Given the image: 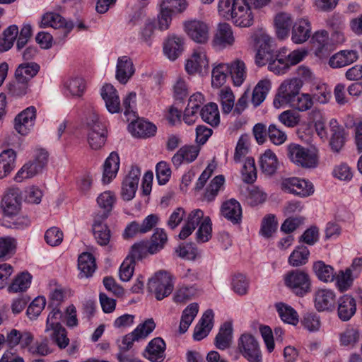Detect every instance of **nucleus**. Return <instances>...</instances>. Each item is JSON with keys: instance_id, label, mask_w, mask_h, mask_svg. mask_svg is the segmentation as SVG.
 <instances>
[{"instance_id": "32", "label": "nucleus", "mask_w": 362, "mask_h": 362, "mask_svg": "<svg viewBox=\"0 0 362 362\" xmlns=\"http://www.w3.org/2000/svg\"><path fill=\"white\" fill-rule=\"evenodd\" d=\"M128 128L132 135L144 138L153 136L156 132V127L145 120H132Z\"/></svg>"}, {"instance_id": "40", "label": "nucleus", "mask_w": 362, "mask_h": 362, "mask_svg": "<svg viewBox=\"0 0 362 362\" xmlns=\"http://www.w3.org/2000/svg\"><path fill=\"white\" fill-rule=\"evenodd\" d=\"M283 322L295 327H301L308 332L318 331L320 327L319 318H281Z\"/></svg>"}, {"instance_id": "20", "label": "nucleus", "mask_w": 362, "mask_h": 362, "mask_svg": "<svg viewBox=\"0 0 362 362\" xmlns=\"http://www.w3.org/2000/svg\"><path fill=\"white\" fill-rule=\"evenodd\" d=\"M209 68V61L206 51L202 47L195 49L191 57L187 61L185 70L189 74L197 72L202 73L203 70Z\"/></svg>"}, {"instance_id": "7", "label": "nucleus", "mask_w": 362, "mask_h": 362, "mask_svg": "<svg viewBox=\"0 0 362 362\" xmlns=\"http://www.w3.org/2000/svg\"><path fill=\"white\" fill-rule=\"evenodd\" d=\"M301 88L302 81L298 78L285 80L280 85L278 93L274 99V107L280 108L289 105L300 94Z\"/></svg>"}, {"instance_id": "25", "label": "nucleus", "mask_w": 362, "mask_h": 362, "mask_svg": "<svg viewBox=\"0 0 362 362\" xmlns=\"http://www.w3.org/2000/svg\"><path fill=\"white\" fill-rule=\"evenodd\" d=\"M233 322L232 321H226L222 324L219 328L214 340L215 346L220 350L228 349L233 341Z\"/></svg>"}, {"instance_id": "41", "label": "nucleus", "mask_w": 362, "mask_h": 362, "mask_svg": "<svg viewBox=\"0 0 362 362\" xmlns=\"http://www.w3.org/2000/svg\"><path fill=\"white\" fill-rule=\"evenodd\" d=\"M291 25V16L286 13L277 14L274 19L276 35L279 39H284L288 35Z\"/></svg>"}, {"instance_id": "62", "label": "nucleus", "mask_w": 362, "mask_h": 362, "mask_svg": "<svg viewBox=\"0 0 362 362\" xmlns=\"http://www.w3.org/2000/svg\"><path fill=\"white\" fill-rule=\"evenodd\" d=\"M276 228L277 222L275 221V216L269 214L263 218L259 233L265 238H269L275 232Z\"/></svg>"}, {"instance_id": "36", "label": "nucleus", "mask_w": 362, "mask_h": 362, "mask_svg": "<svg viewBox=\"0 0 362 362\" xmlns=\"http://www.w3.org/2000/svg\"><path fill=\"white\" fill-rule=\"evenodd\" d=\"M200 116L204 122L211 127H216L220 123L219 110L215 103L205 105L200 110Z\"/></svg>"}, {"instance_id": "22", "label": "nucleus", "mask_w": 362, "mask_h": 362, "mask_svg": "<svg viewBox=\"0 0 362 362\" xmlns=\"http://www.w3.org/2000/svg\"><path fill=\"white\" fill-rule=\"evenodd\" d=\"M336 296L334 292L328 288H320L314 295L315 307L318 311L328 310L334 308Z\"/></svg>"}, {"instance_id": "52", "label": "nucleus", "mask_w": 362, "mask_h": 362, "mask_svg": "<svg viewBox=\"0 0 362 362\" xmlns=\"http://www.w3.org/2000/svg\"><path fill=\"white\" fill-rule=\"evenodd\" d=\"M360 333L356 328L348 327L339 334L340 345L352 348L359 341Z\"/></svg>"}, {"instance_id": "56", "label": "nucleus", "mask_w": 362, "mask_h": 362, "mask_svg": "<svg viewBox=\"0 0 362 362\" xmlns=\"http://www.w3.org/2000/svg\"><path fill=\"white\" fill-rule=\"evenodd\" d=\"M288 105L298 111L304 112L313 107V99L308 93H300Z\"/></svg>"}, {"instance_id": "60", "label": "nucleus", "mask_w": 362, "mask_h": 362, "mask_svg": "<svg viewBox=\"0 0 362 362\" xmlns=\"http://www.w3.org/2000/svg\"><path fill=\"white\" fill-rule=\"evenodd\" d=\"M136 94L134 92L129 93L123 100L124 114L127 121L134 120L136 117L134 111L136 106Z\"/></svg>"}, {"instance_id": "33", "label": "nucleus", "mask_w": 362, "mask_h": 362, "mask_svg": "<svg viewBox=\"0 0 362 362\" xmlns=\"http://www.w3.org/2000/svg\"><path fill=\"white\" fill-rule=\"evenodd\" d=\"M16 158L13 149H6L0 153V179L6 177L14 169Z\"/></svg>"}, {"instance_id": "4", "label": "nucleus", "mask_w": 362, "mask_h": 362, "mask_svg": "<svg viewBox=\"0 0 362 362\" xmlns=\"http://www.w3.org/2000/svg\"><path fill=\"white\" fill-rule=\"evenodd\" d=\"M88 142L92 149H99L105 143L107 131L105 124L95 112H91L86 117Z\"/></svg>"}, {"instance_id": "61", "label": "nucleus", "mask_w": 362, "mask_h": 362, "mask_svg": "<svg viewBox=\"0 0 362 362\" xmlns=\"http://www.w3.org/2000/svg\"><path fill=\"white\" fill-rule=\"evenodd\" d=\"M211 221L209 216H205L196 233L197 240L199 243L207 242L211 237Z\"/></svg>"}, {"instance_id": "49", "label": "nucleus", "mask_w": 362, "mask_h": 362, "mask_svg": "<svg viewBox=\"0 0 362 362\" xmlns=\"http://www.w3.org/2000/svg\"><path fill=\"white\" fill-rule=\"evenodd\" d=\"M214 325V318H200L194 328V339L200 341L205 338L212 329Z\"/></svg>"}, {"instance_id": "24", "label": "nucleus", "mask_w": 362, "mask_h": 362, "mask_svg": "<svg viewBox=\"0 0 362 362\" xmlns=\"http://www.w3.org/2000/svg\"><path fill=\"white\" fill-rule=\"evenodd\" d=\"M311 35V25L306 18H299L292 28L291 40L296 44H302L307 41Z\"/></svg>"}, {"instance_id": "43", "label": "nucleus", "mask_w": 362, "mask_h": 362, "mask_svg": "<svg viewBox=\"0 0 362 362\" xmlns=\"http://www.w3.org/2000/svg\"><path fill=\"white\" fill-rule=\"evenodd\" d=\"M168 241V235L163 228H157L153 233L151 243L148 246V252L150 254H155L162 250Z\"/></svg>"}, {"instance_id": "55", "label": "nucleus", "mask_w": 362, "mask_h": 362, "mask_svg": "<svg viewBox=\"0 0 362 362\" xmlns=\"http://www.w3.org/2000/svg\"><path fill=\"white\" fill-rule=\"evenodd\" d=\"M225 179L223 175L216 176L210 182L204 195V199L208 202L214 201L218 195L221 187L224 183Z\"/></svg>"}, {"instance_id": "38", "label": "nucleus", "mask_w": 362, "mask_h": 362, "mask_svg": "<svg viewBox=\"0 0 362 362\" xmlns=\"http://www.w3.org/2000/svg\"><path fill=\"white\" fill-rule=\"evenodd\" d=\"M313 270L319 280L323 282H332L335 278L334 269L323 261H317L313 265Z\"/></svg>"}, {"instance_id": "63", "label": "nucleus", "mask_w": 362, "mask_h": 362, "mask_svg": "<svg viewBox=\"0 0 362 362\" xmlns=\"http://www.w3.org/2000/svg\"><path fill=\"white\" fill-rule=\"evenodd\" d=\"M63 233L57 227H51L45 233L46 243L52 247L60 245L63 240Z\"/></svg>"}, {"instance_id": "39", "label": "nucleus", "mask_w": 362, "mask_h": 362, "mask_svg": "<svg viewBox=\"0 0 362 362\" xmlns=\"http://www.w3.org/2000/svg\"><path fill=\"white\" fill-rule=\"evenodd\" d=\"M233 84L240 86L244 82L247 72L245 63L240 59H236L229 65V71Z\"/></svg>"}, {"instance_id": "48", "label": "nucleus", "mask_w": 362, "mask_h": 362, "mask_svg": "<svg viewBox=\"0 0 362 362\" xmlns=\"http://www.w3.org/2000/svg\"><path fill=\"white\" fill-rule=\"evenodd\" d=\"M115 196L111 191H105L101 193L97 198V203L103 211H98L96 214H103L107 213V218L112 211L115 202Z\"/></svg>"}, {"instance_id": "23", "label": "nucleus", "mask_w": 362, "mask_h": 362, "mask_svg": "<svg viewBox=\"0 0 362 362\" xmlns=\"http://www.w3.org/2000/svg\"><path fill=\"white\" fill-rule=\"evenodd\" d=\"M101 96L105 100L107 110L112 114L121 110L120 100L117 90L111 84H105L101 89Z\"/></svg>"}, {"instance_id": "45", "label": "nucleus", "mask_w": 362, "mask_h": 362, "mask_svg": "<svg viewBox=\"0 0 362 362\" xmlns=\"http://www.w3.org/2000/svg\"><path fill=\"white\" fill-rule=\"evenodd\" d=\"M310 251L306 246L300 245L292 252L288 257V263L293 267H299L307 263Z\"/></svg>"}, {"instance_id": "31", "label": "nucleus", "mask_w": 362, "mask_h": 362, "mask_svg": "<svg viewBox=\"0 0 362 362\" xmlns=\"http://www.w3.org/2000/svg\"><path fill=\"white\" fill-rule=\"evenodd\" d=\"M199 148L197 146H185L180 148L173 156L172 162L175 167H179L183 162L192 163L198 156Z\"/></svg>"}, {"instance_id": "34", "label": "nucleus", "mask_w": 362, "mask_h": 362, "mask_svg": "<svg viewBox=\"0 0 362 362\" xmlns=\"http://www.w3.org/2000/svg\"><path fill=\"white\" fill-rule=\"evenodd\" d=\"M279 160L276 154L267 149L259 158V165L262 172L267 175H273L279 167Z\"/></svg>"}, {"instance_id": "53", "label": "nucleus", "mask_w": 362, "mask_h": 362, "mask_svg": "<svg viewBox=\"0 0 362 362\" xmlns=\"http://www.w3.org/2000/svg\"><path fill=\"white\" fill-rule=\"evenodd\" d=\"M231 286L233 291L240 296L247 293L250 280L243 274H235L232 278Z\"/></svg>"}, {"instance_id": "18", "label": "nucleus", "mask_w": 362, "mask_h": 362, "mask_svg": "<svg viewBox=\"0 0 362 362\" xmlns=\"http://www.w3.org/2000/svg\"><path fill=\"white\" fill-rule=\"evenodd\" d=\"M40 26L42 28L51 27L54 29H61L64 37H66L72 30L73 24L66 21L59 13L48 12L42 17Z\"/></svg>"}, {"instance_id": "44", "label": "nucleus", "mask_w": 362, "mask_h": 362, "mask_svg": "<svg viewBox=\"0 0 362 362\" xmlns=\"http://www.w3.org/2000/svg\"><path fill=\"white\" fill-rule=\"evenodd\" d=\"M32 276L28 272H22L18 274L8 288L9 293L23 292L26 291L31 284Z\"/></svg>"}, {"instance_id": "59", "label": "nucleus", "mask_w": 362, "mask_h": 362, "mask_svg": "<svg viewBox=\"0 0 362 362\" xmlns=\"http://www.w3.org/2000/svg\"><path fill=\"white\" fill-rule=\"evenodd\" d=\"M156 29L155 22L152 19H147L143 26L141 27L139 33V39L150 46Z\"/></svg>"}, {"instance_id": "35", "label": "nucleus", "mask_w": 362, "mask_h": 362, "mask_svg": "<svg viewBox=\"0 0 362 362\" xmlns=\"http://www.w3.org/2000/svg\"><path fill=\"white\" fill-rule=\"evenodd\" d=\"M78 268L81 277H89L92 276L96 269L95 259L89 252L82 253L78 259Z\"/></svg>"}, {"instance_id": "5", "label": "nucleus", "mask_w": 362, "mask_h": 362, "mask_svg": "<svg viewBox=\"0 0 362 362\" xmlns=\"http://www.w3.org/2000/svg\"><path fill=\"white\" fill-rule=\"evenodd\" d=\"M287 156L292 163L302 168H314L318 164L315 149L305 148L297 144L287 146Z\"/></svg>"}, {"instance_id": "6", "label": "nucleus", "mask_w": 362, "mask_h": 362, "mask_svg": "<svg viewBox=\"0 0 362 362\" xmlns=\"http://www.w3.org/2000/svg\"><path fill=\"white\" fill-rule=\"evenodd\" d=\"M284 284L295 295L303 297L311 291L309 274L300 269H295L284 276Z\"/></svg>"}, {"instance_id": "14", "label": "nucleus", "mask_w": 362, "mask_h": 362, "mask_svg": "<svg viewBox=\"0 0 362 362\" xmlns=\"http://www.w3.org/2000/svg\"><path fill=\"white\" fill-rule=\"evenodd\" d=\"M36 119V108L30 106L18 114L14 119V128L21 135H27L33 129Z\"/></svg>"}, {"instance_id": "8", "label": "nucleus", "mask_w": 362, "mask_h": 362, "mask_svg": "<svg viewBox=\"0 0 362 362\" xmlns=\"http://www.w3.org/2000/svg\"><path fill=\"white\" fill-rule=\"evenodd\" d=\"M242 356L249 362H262L259 345L255 337L249 333L240 335L238 342Z\"/></svg>"}, {"instance_id": "21", "label": "nucleus", "mask_w": 362, "mask_h": 362, "mask_svg": "<svg viewBox=\"0 0 362 362\" xmlns=\"http://www.w3.org/2000/svg\"><path fill=\"white\" fill-rule=\"evenodd\" d=\"M165 346L162 338L156 337L148 344L144 356L151 362H162L165 357Z\"/></svg>"}, {"instance_id": "42", "label": "nucleus", "mask_w": 362, "mask_h": 362, "mask_svg": "<svg viewBox=\"0 0 362 362\" xmlns=\"http://www.w3.org/2000/svg\"><path fill=\"white\" fill-rule=\"evenodd\" d=\"M356 311L355 299L349 295L341 296L338 300V316L353 317Z\"/></svg>"}, {"instance_id": "64", "label": "nucleus", "mask_w": 362, "mask_h": 362, "mask_svg": "<svg viewBox=\"0 0 362 362\" xmlns=\"http://www.w3.org/2000/svg\"><path fill=\"white\" fill-rule=\"evenodd\" d=\"M267 134L270 141L275 145H281L287 139L286 133L274 124L269 126Z\"/></svg>"}, {"instance_id": "15", "label": "nucleus", "mask_w": 362, "mask_h": 362, "mask_svg": "<svg viewBox=\"0 0 362 362\" xmlns=\"http://www.w3.org/2000/svg\"><path fill=\"white\" fill-rule=\"evenodd\" d=\"M140 176V168L136 165H132L122 184L121 196L124 200L130 201L135 197Z\"/></svg>"}, {"instance_id": "46", "label": "nucleus", "mask_w": 362, "mask_h": 362, "mask_svg": "<svg viewBox=\"0 0 362 362\" xmlns=\"http://www.w3.org/2000/svg\"><path fill=\"white\" fill-rule=\"evenodd\" d=\"M187 6L185 0H160L159 8L166 11L172 16L183 12Z\"/></svg>"}, {"instance_id": "3", "label": "nucleus", "mask_w": 362, "mask_h": 362, "mask_svg": "<svg viewBox=\"0 0 362 362\" xmlns=\"http://www.w3.org/2000/svg\"><path fill=\"white\" fill-rule=\"evenodd\" d=\"M174 288L173 276L168 272L160 270L148 279L147 291L158 300L168 296Z\"/></svg>"}, {"instance_id": "37", "label": "nucleus", "mask_w": 362, "mask_h": 362, "mask_svg": "<svg viewBox=\"0 0 362 362\" xmlns=\"http://www.w3.org/2000/svg\"><path fill=\"white\" fill-rule=\"evenodd\" d=\"M271 81L264 78L260 80L254 88L251 102L255 107L259 106L266 98L271 89Z\"/></svg>"}, {"instance_id": "28", "label": "nucleus", "mask_w": 362, "mask_h": 362, "mask_svg": "<svg viewBox=\"0 0 362 362\" xmlns=\"http://www.w3.org/2000/svg\"><path fill=\"white\" fill-rule=\"evenodd\" d=\"M184 49V38L180 36H170L164 43L163 52L171 61L175 60Z\"/></svg>"}, {"instance_id": "16", "label": "nucleus", "mask_w": 362, "mask_h": 362, "mask_svg": "<svg viewBox=\"0 0 362 362\" xmlns=\"http://www.w3.org/2000/svg\"><path fill=\"white\" fill-rule=\"evenodd\" d=\"M107 219V213L95 214L93 217L92 230L96 243L101 246H106L110 241L111 231L105 221Z\"/></svg>"}, {"instance_id": "58", "label": "nucleus", "mask_w": 362, "mask_h": 362, "mask_svg": "<svg viewBox=\"0 0 362 362\" xmlns=\"http://www.w3.org/2000/svg\"><path fill=\"white\" fill-rule=\"evenodd\" d=\"M336 285L341 292L347 291L353 284V278L350 269L345 271L340 270L337 274H335Z\"/></svg>"}, {"instance_id": "9", "label": "nucleus", "mask_w": 362, "mask_h": 362, "mask_svg": "<svg viewBox=\"0 0 362 362\" xmlns=\"http://www.w3.org/2000/svg\"><path fill=\"white\" fill-rule=\"evenodd\" d=\"M184 29L189 37L197 43L204 44L209 39L210 26L204 21H187L184 23Z\"/></svg>"}, {"instance_id": "47", "label": "nucleus", "mask_w": 362, "mask_h": 362, "mask_svg": "<svg viewBox=\"0 0 362 362\" xmlns=\"http://www.w3.org/2000/svg\"><path fill=\"white\" fill-rule=\"evenodd\" d=\"M219 98L223 114H228L234 110L235 95L230 88H222L219 92Z\"/></svg>"}, {"instance_id": "29", "label": "nucleus", "mask_w": 362, "mask_h": 362, "mask_svg": "<svg viewBox=\"0 0 362 362\" xmlns=\"http://www.w3.org/2000/svg\"><path fill=\"white\" fill-rule=\"evenodd\" d=\"M134 73V68L132 59L127 56L118 58L116 66V78L125 84Z\"/></svg>"}, {"instance_id": "57", "label": "nucleus", "mask_w": 362, "mask_h": 362, "mask_svg": "<svg viewBox=\"0 0 362 362\" xmlns=\"http://www.w3.org/2000/svg\"><path fill=\"white\" fill-rule=\"evenodd\" d=\"M64 88L70 95L81 96L85 90V82L82 78L75 77L67 80L64 83Z\"/></svg>"}, {"instance_id": "11", "label": "nucleus", "mask_w": 362, "mask_h": 362, "mask_svg": "<svg viewBox=\"0 0 362 362\" xmlns=\"http://www.w3.org/2000/svg\"><path fill=\"white\" fill-rule=\"evenodd\" d=\"M281 186L284 191L301 197L310 196L314 192V187L311 182L296 177L284 179Z\"/></svg>"}, {"instance_id": "13", "label": "nucleus", "mask_w": 362, "mask_h": 362, "mask_svg": "<svg viewBox=\"0 0 362 362\" xmlns=\"http://www.w3.org/2000/svg\"><path fill=\"white\" fill-rule=\"evenodd\" d=\"M47 153L40 151L33 162L25 164L18 172L15 180L21 182L24 179L33 177L40 173L47 163Z\"/></svg>"}, {"instance_id": "1", "label": "nucleus", "mask_w": 362, "mask_h": 362, "mask_svg": "<svg viewBox=\"0 0 362 362\" xmlns=\"http://www.w3.org/2000/svg\"><path fill=\"white\" fill-rule=\"evenodd\" d=\"M218 13L230 19L238 27L247 28L253 24L254 16L246 0H219Z\"/></svg>"}, {"instance_id": "27", "label": "nucleus", "mask_w": 362, "mask_h": 362, "mask_svg": "<svg viewBox=\"0 0 362 362\" xmlns=\"http://www.w3.org/2000/svg\"><path fill=\"white\" fill-rule=\"evenodd\" d=\"M119 168V157L117 153L113 151L106 158L103 165L102 181L109 184L117 175Z\"/></svg>"}, {"instance_id": "26", "label": "nucleus", "mask_w": 362, "mask_h": 362, "mask_svg": "<svg viewBox=\"0 0 362 362\" xmlns=\"http://www.w3.org/2000/svg\"><path fill=\"white\" fill-rule=\"evenodd\" d=\"M221 215L234 224L239 223L242 218V207L235 199H230L222 204Z\"/></svg>"}, {"instance_id": "17", "label": "nucleus", "mask_w": 362, "mask_h": 362, "mask_svg": "<svg viewBox=\"0 0 362 362\" xmlns=\"http://www.w3.org/2000/svg\"><path fill=\"white\" fill-rule=\"evenodd\" d=\"M55 319L47 318L45 332L59 348L65 349L69 343V339L66 336L65 328L59 322H55Z\"/></svg>"}, {"instance_id": "50", "label": "nucleus", "mask_w": 362, "mask_h": 362, "mask_svg": "<svg viewBox=\"0 0 362 362\" xmlns=\"http://www.w3.org/2000/svg\"><path fill=\"white\" fill-rule=\"evenodd\" d=\"M229 71V64H219L214 67L211 73V84L213 87L219 88L223 86Z\"/></svg>"}, {"instance_id": "19", "label": "nucleus", "mask_w": 362, "mask_h": 362, "mask_svg": "<svg viewBox=\"0 0 362 362\" xmlns=\"http://www.w3.org/2000/svg\"><path fill=\"white\" fill-rule=\"evenodd\" d=\"M235 37L231 26L226 23H218L214 33V45L220 48L232 47Z\"/></svg>"}, {"instance_id": "54", "label": "nucleus", "mask_w": 362, "mask_h": 362, "mask_svg": "<svg viewBox=\"0 0 362 362\" xmlns=\"http://www.w3.org/2000/svg\"><path fill=\"white\" fill-rule=\"evenodd\" d=\"M242 178L245 183H252L256 180L257 171L253 158H247L241 170Z\"/></svg>"}, {"instance_id": "2", "label": "nucleus", "mask_w": 362, "mask_h": 362, "mask_svg": "<svg viewBox=\"0 0 362 362\" xmlns=\"http://www.w3.org/2000/svg\"><path fill=\"white\" fill-rule=\"evenodd\" d=\"M257 43L259 44V49L256 54L255 62L259 66H264L268 64V69L276 74H283L287 69L280 66L279 64L274 59L275 57L274 47L273 45V40L265 34H262L259 38Z\"/></svg>"}, {"instance_id": "12", "label": "nucleus", "mask_w": 362, "mask_h": 362, "mask_svg": "<svg viewBox=\"0 0 362 362\" xmlns=\"http://www.w3.org/2000/svg\"><path fill=\"white\" fill-rule=\"evenodd\" d=\"M21 199L19 189H9L4 196L1 204L4 216L12 218L16 216L21 209Z\"/></svg>"}, {"instance_id": "10", "label": "nucleus", "mask_w": 362, "mask_h": 362, "mask_svg": "<svg viewBox=\"0 0 362 362\" xmlns=\"http://www.w3.org/2000/svg\"><path fill=\"white\" fill-rule=\"evenodd\" d=\"M40 66L34 62H24L20 64L15 71V79L18 83L23 85V88L17 95H25L28 90V83L40 71Z\"/></svg>"}, {"instance_id": "51", "label": "nucleus", "mask_w": 362, "mask_h": 362, "mask_svg": "<svg viewBox=\"0 0 362 362\" xmlns=\"http://www.w3.org/2000/svg\"><path fill=\"white\" fill-rule=\"evenodd\" d=\"M16 241L13 238L0 237V261L9 259L15 252Z\"/></svg>"}, {"instance_id": "30", "label": "nucleus", "mask_w": 362, "mask_h": 362, "mask_svg": "<svg viewBox=\"0 0 362 362\" xmlns=\"http://www.w3.org/2000/svg\"><path fill=\"white\" fill-rule=\"evenodd\" d=\"M358 58V53L356 50H341L334 54L329 61L332 68H341L355 62Z\"/></svg>"}]
</instances>
